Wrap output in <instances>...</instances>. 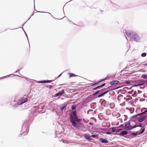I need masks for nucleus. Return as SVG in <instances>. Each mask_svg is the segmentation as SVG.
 <instances>
[{
    "mask_svg": "<svg viewBox=\"0 0 147 147\" xmlns=\"http://www.w3.org/2000/svg\"><path fill=\"white\" fill-rule=\"evenodd\" d=\"M142 85L141 84H136V86H141Z\"/></svg>",
    "mask_w": 147,
    "mask_h": 147,
    "instance_id": "72a5a7b5",
    "label": "nucleus"
},
{
    "mask_svg": "<svg viewBox=\"0 0 147 147\" xmlns=\"http://www.w3.org/2000/svg\"><path fill=\"white\" fill-rule=\"evenodd\" d=\"M147 117V115L144 116L138 119V121L140 122H141L144 121Z\"/></svg>",
    "mask_w": 147,
    "mask_h": 147,
    "instance_id": "39448f33",
    "label": "nucleus"
},
{
    "mask_svg": "<svg viewBox=\"0 0 147 147\" xmlns=\"http://www.w3.org/2000/svg\"><path fill=\"white\" fill-rule=\"evenodd\" d=\"M91 136L93 138H97L98 136L96 135H92Z\"/></svg>",
    "mask_w": 147,
    "mask_h": 147,
    "instance_id": "a878e982",
    "label": "nucleus"
},
{
    "mask_svg": "<svg viewBox=\"0 0 147 147\" xmlns=\"http://www.w3.org/2000/svg\"><path fill=\"white\" fill-rule=\"evenodd\" d=\"M105 83H104L103 84H102V85H100V86H99L94 88L93 89V90H96V89H98V88H101V87H102V86H105Z\"/></svg>",
    "mask_w": 147,
    "mask_h": 147,
    "instance_id": "9d476101",
    "label": "nucleus"
},
{
    "mask_svg": "<svg viewBox=\"0 0 147 147\" xmlns=\"http://www.w3.org/2000/svg\"><path fill=\"white\" fill-rule=\"evenodd\" d=\"M121 129H116V132H119V131H121Z\"/></svg>",
    "mask_w": 147,
    "mask_h": 147,
    "instance_id": "2f4dec72",
    "label": "nucleus"
},
{
    "mask_svg": "<svg viewBox=\"0 0 147 147\" xmlns=\"http://www.w3.org/2000/svg\"><path fill=\"white\" fill-rule=\"evenodd\" d=\"M119 83V82L118 80H115L113 81L112 82H111V84L112 85H113L115 84H118V83Z\"/></svg>",
    "mask_w": 147,
    "mask_h": 147,
    "instance_id": "6e6552de",
    "label": "nucleus"
},
{
    "mask_svg": "<svg viewBox=\"0 0 147 147\" xmlns=\"http://www.w3.org/2000/svg\"><path fill=\"white\" fill-rule=\"evenodd\" d=\"M52 80H45L43 81H40L38 82L40 83H47V82H51Z\"/></svg>",
    "mask_w": 147,
    "mask_h": 147,
    "instance_id": "ddd939ff",
    "label": "nucleus"
},
{
    "mask_svg": "<svg viewBox=\"0 0 147 147\" xmlns=\"http://www.w3.org/2000/svg\"><path fill=\"white\" fill-rule=\"evenodd\" d=\"M136 126H131L130 122L127 123L125 124V129L127 130H130L136 128Z\"/></svg>",
    "mask_w": 147,
    "mask_h": 147,
    "instance_id": "f03ea898",
    "label": "nucleus"
},
{
    "mask_svg": "<svg viewBox=\"0 0 147 147\" xmlns=\"http://www.w3.org/2000/svg\"><path fill=\"white\" fill-rule=\"evenodd\" d=\"M78 117L76 115L75 116H73L72 115H70V120L71 122L72 123V126L75 128L79 129V126L76 123V121Z\"/></svg>",
    "mask_w": 147,
    "mask_h": 147,
    "instance_id": "f257e3e1",
    "label": "nucleus"
},
{
    "mask_svg": "<svg viewBox=\"0 0 147 147\" xmlns=\"http://www.w3.org/2000/svg\"><path fill=\"white\" fill-rule=\"evenodd\" d=\"M71 109L73 110H76V105H73V106H72L71 107Z\"/></svg>",
    "mask_w": 147,
    "mask_h": 147,
    "instance_id": "aec40b11",
    "label": "nucleus"
},
{
    "mask_svg": "<svg viewBox=\"0 0 147 147\" xmlns=\"http://www.w3.org/2000/svg\"><path fill=\"white\" fill-rule=\"evenodd\" d=\"M146 66H147V63H146Z\"/></svg>",
    "mask_w": 147,
    "mask_h": 147,
    "instance_id": "79ce46f5",
    "label": "nucleus"
},
{
    "mask_svg": "<svg viewBox=\"0 0 147 147\" xmlns=\"http://www.w3.org/2000/svg\"><path fill=\"white\" fill-rule=\"evenodd\" d=\"M21 100H22V102H23V103H24L26 102L27 101L28 98L26 96V97L24 96L23 97H22L21 99Z\"/></svg>",
    "mask_w": 147,
    "mask_h": 147,
    "instance_id": "1a4fd4ad",
    "label": "nucleus"
},
{
    "mask_svg": "<svg viewBox=\"0 0 147 147\" xmlns=\"http://www.w3.org/2000/svg\"><path fill=\"white\" fill-rule=\"evenodd\" d=\"M107 134H111V132H107Z\"/></svg>",
    "mask_w": 147,
    "mask_h": 147,
    "instance_id": "4c0bfd02",
    "label": "nucleus"
},
{
    "mask_svg": "<svg viewBox=\"0 0 147 147\" xmlns=\"http://www.w3.org/2000/svg\"><path fill=\"white\" fill-rule=\"evenodd\" d=\"M89 124L90 125H93V123H92L90 122H89Z\"/></svg>",
    "mask_w": 147,
    "mask_h": 147,
    "instance_id": "e433bc0d",
    "label": "nucleus"
},
{
    "mask_svg": "<svg viewBox=\"0 0 147 147\" xmlns=\"http://www.w3.org/2000/svg\"><path fill=\"white\" fill-rule=\"evenodd\" d=\"M127 84H129V83H130V82H127Z\"/></svg>",
    "mask_w": 147,
    "mask_h": 147,
    "instance_id": "ea45409f",
    "label": "nucleus"
},
{
    "mask_svg": "<svg viewBox=\"0 0 147 147\" xmlns=\"http://www.w3.org/2000/svg\"><path fill=\"white\" fill-rule=\"evenodd\" d=\"M60 96V95H59V93H58L55 94L54 96H55V97H57V96Z\"/></svg>",
    "mask_w": 147,
    "mask_h": 147,
    "instance_id": "c85d7f7f",
    "label": "nucleus"
},
{
    "mask_svg": "<svg viewBox=\"0 0 147 147\" xmlns=\"http://www.w3.org/2000/svg\"><path fill=\"white\" fill-rule=\"evenodd\" d=\"M72 114L73 115V116H75L76 115V111H74L72 112Z\"/></svg>",
    "mask_w": 147,
    "mask_h": 147,
    "instance_id": "393cba45",
    "label": "nucleus"
},
{
    "mask_svg": "<svg viewBox=\"0 0 147 147\" xmlns=\"http://www.w3.org/2000/svg\"><path fill=\"white\" fill-rule=\"evenodd\" d=\"M146 55V53H144L142 54L141 56L142 57H145Z\"/></svg>",
    "mask_w": 147,
    "mask_h": 147,
    "instance_id": "5701e85b",
    "label": "nucleus"
},
{
    "mask_svg": "<svg viewBox=\"0 0 147 147\" xmlns=\"http://www.w3.org/2000/svg\"><path fill=\"white\" fill-rule=\"evenodd\" d=\"M127 131H123L121 132V134L122 135H125L127 134Z\"/></svg>",
    "mask_w": 147,
    "mask_h": 147,
    "instance_id": "f3484780",
    "label": "nucleus"
},
{
    "mask_svg": "<svg viewBox=\"0 0 147 147\" xmlns=\"http://www.w3.org/2000/svg\"><path fill=\"white\" fill-rule=\"evenodd\" d=\"M115 106V104L113 103H112L110 104V107L112 109H113Z\"/></svg>",
    "mask_w": 147,
    "mask_h": 147,
    "instance_id": "dca6fc26",
    "label": "nucleus"
},
{
    "mask_svg": "<svg viewBox=\"0 0 147 147\" xmlns=\"http://www.w3.org/2000/svg\"><path fill=\"white\" fill-rule=\"evenodd\" d=\"M138 133H133L131 134V135L133 136H136L137 135Z\"/></svg>",
    "mask_w": 147,
    "mask_h": 147,
    "instance_id": "7c9ffc66",
    "label": "nucleus"
},
{
    "mask_svg": "<svg viewBox=\"0 0 147 147\" xmlns=\"http://www.w3.org/2000/svg\"><path fill=\"white\" fill-rule=\"evenodd\" d=\"M98 83H98V82H97V83H95L93 85H96Z\"/></svg>",
    "mask_w": 147,
    "mask_h": 147,
    "instance_id": "c9c22d12",
    "label": "nucleus"
},
{
    "mask_svg": "<svg viewBox=\"0 0 147 147\" xmlns=\"http://www.w3.org/2000/svg\"><path fill=\"white\" fill-rule=\"evenodd\" d=\"M117 99L119 100V103H121L124 99V97L122 95H119L117 97Z\"/></svg>",
    "mask_w": 147,
    "mask_h": 147,
    "instance_id": "20e7f679",
    "label": "nucleus"
},
{
    "mask_svg": "<svg viewBox=\"0 0 147 147\" xmlns=\"http://www.w3.org/2000/svg\"><path fill=\"white\" fill-rule=\"evenodd\" d=\"M60 96H61L62 94L65 93L64 90H62L61 91H60L58 92Z\"/></svg>",
    "mask_w": 147,
    "mask_h": 147,
    "instance_id": "2eb2a0df",
    "label": "nucleus"
},
{
    "mask_svg": "<svg viewBox=\"0 0 147 147\" xmlns=\"http://www.w3.org/2000/svg\"><path fill=\"white\" fill-rule=\"evenodd\" d=\"M106 79H103V80H100V81L98 82V83H100V82H101L104 80H105Z\"/></svg>",
    "mask_w": 147,
    "mask_h": 147,
    "instance_id": "f704fd0d",
    "label": "nucleus"
},
{
    "mask_svg": "<svg viewBox=\"0 0 147 147\" xmlns=\"http://www.w3.org/2000/svg\"><path fill=\"white\" fill-rule=\"evenodd\" d=\"M118 113L119 114V115H120V114L119 113Z\"/></svg>",
    "mask_w": 147,
    "mask_h": 147,
    "instance_id": "a19ab883",
    "label": "nucleus"
},
{
    "mask_svg": "<svg viewBox=\"0 0 147 147\" xmlns=\"http://www.w3.org/2000/svg\"><path fill=\"white\" fill-rule=\"evenodd\" d=\"M47 88H49V89H51L52 88V86L51 85H48L47 86Z\"/></svg>",
    "mask_w": 147,
    "mask_h": 147,
    "instance_id": "bb28decb",
    "label": "nucleus"
},
{
    "mask_svg": "<svg viewBox=\"0 0 147 147\" xmlns=\"http://www.w3.org/2000/svg\"><path fill=\"white\" fill-rule=\"evenodd\" d=\"M145 65V66H146V63H145V64H143L142 65Z\"/></svg>",
    "mask_w": 147,
    "mask_h": 147,
    "instance_id": "58836bf2",
    "label": "nucleus"
},
{
    "mask_svg": "<svg viewBox=\"0 0 147 147\" xmlns=\"http://www.w3.org/2000/svg\"><path fill=\"white\" fill-rule=\"evenodd\" d=\"M81 121H82V119H77V120H76V122H80Z\"/></svg>",
    "mask_w": 147,
    "mask_h": 147,
    "instance_id": "cd10ccee",
    "label": "nucleus"
},
{
    "mask_svg": "<svg viewBox=\"0 0 147 147\" xmlns=\"http://www.w3.org/2000/svg\"><path fill=\"white\" fill-rule=\"evenodd\" d=\"M134 126H136V127H142V125L141 123H140L139 125H134Z\"/></svg>",
    "mask_w": 147,
    "mask_h": 147,
    "instance_id": "4be33fe9",
    "label": "nucleus"
},
{
    "mask_svg": "<svg viewBox=\"0 0 147 147\" xmlns=\"http://www.w3.org/2000/svg\"><path fill=\"white\" fill-rule=\"evenodd\" d=\"M144 130H145V129H142V131L141 132H140L139 133V134H141L143 133L144 132Z\"/></svg>",
    "mask_w": 147,
    "mask_h": 147,
    "instance_id": "c756f323",
    "label": "nucleus"
},
{
    "mask_svg": "<svg viewBox=\"0 0 147 147\" xmlns=\"http://www.w3.org/2000/svg\"><path fill=\"white\" fill-rule=\"evenodd\" d=\"M99 140L100 141V142L102 143H108V141L107 140H106L105 139H103L102 138H100Z\"/></svg>",
    "mask_w": 147,
    "mask_h": 147,
    "instance_id": "0eeeda50",
    "label": "nucleus"
},
{
    "mask_svg": "<svg viewBox=\"0 0 147 147\" xmlns=\"http://www.w3.org/2000/svg\"><path fill=\"white\" fill-rule=\"evenodd\" d=\"M21 99L18 100V105H20L23 104V102Z\"/></svg>",
    "mask_w": 147,
    "mask_h": 147,
    "instance_id": "4468645a",
    "label": "nucleus"
},
{
    "mask_svg": "<svg viewBox=\"0 0 147 147\" xmlns=\"http://www.w3.org/2000/svg\"><path fill=\"white\" fill-rule=\"evenodd\" d=\"M102 96V94H101L100 95H98V98Z\"/></svg>",
    "mask_w": 147,
    "mask_h": 147,
    "instance_id": "473e14b6",
    "label": "nucleus"
},
{
    "mask_svg": "<svg viewBox=\"0 0 147 147\" xmlns=\"http://www.w3.org/2000/svg\"><path fill=\"white\" fill-rule=\"evenodd\" d=\"M132 99L131 97L129 96H126L125 97H124V99L126 101H128L129 100H131Z\"/></svg>",
    "mask_w": 147,
    "mask_h": 147,
    "instance_id": "423d86ee",
    "label": "nucleus"
},
{
    "mask_svg": "<svg viewBox=\"0 0 147 147\" xmlns=\"http://www.w3.org/2000/svg\"><path fill=\"white\" fill-rule=\"evenodd\" d=\"M146 82L147 83V80L146 81Z\"/></svg>",
    "mask_w": 147,
    "mask_h": 147,
    "instance_id": "37998d69",
    "label": "nucleus"
},
{
    "mask_svg": "<svg viewBox=\"0 0 147 147\" xmlns=\"http://www.w3.org/2000/svg\"><path fill=\"white\" fill-rule=\"evenodd\" d=\"M109 90H107V91H105L104 92H103V93H102L101 94H102V96L103 95H104V94H106V93H108V92H109Z\"/></svg>",
    "mask_w": 147,
    "mask_h": 147,
    "instance_id": "6ab92c4d",
    "label": "nucleus"
},
{
    "mask_svg": "<svg viewBox=\"0 0 147 147\" xmlns=\"http://www.w3.org/2000/svg\"><path fill=\"white\" fill-rule=\"evenodd\" d=\"M112 131L113 132H114L116 131V128L115 127H113L111 128Z\"/></svg>",
    "mask_w": 147,
    "mask_h": 147,
    "instance_id": "b1692460",
    "label": "nucleus"
},
{
    "mask_svg": "<svg viewBox=\"0 0 147 147\" xmlns=\"http://www.w3.org/2000/svg\"><path fill=\"white\" fill-rule=\"evenodd\" d=\"M110 87H109L108 88H106V89H109ZM105 89H103L101 90H98L96 92H95V93H94L93 94V95H96V94H97L99 92H100V91H104V90H105Z\"/></svg>",
    "mask_w": 147,
    "mask_h": 147,
    "instance_id": "9b49d317",
    "label": "nucleus"
},
{
    "mask_svg": "<svg viewBox=\"0 0 147 147\" xmlns=\"http://www.w3.org/2000/svg\"><path fill=\"white\" fill-rule=\"evenodd\" d=\"M131 36L136 42L140 40V38L136 33H132L131 35Z\"/></svg>",
    "mask_w": 147,
    "mask_h": 147,
    "instance_id": "7ed1b4c3",
    "label": "nucleus"
},
{
    "mask_svg": "<svg viewBox=\"0 0 147 147\" xmlns=\"http://www.w3.org/2000/svg\"><path fill=\"white\" fill-rule=\"evenodd\" d=\"M76 76L75 74H72V73H70L69 74V77H73V76Z\"/></svg>",
    "mask_w": 147,
    "mask_h": 147,
    "instance_id": "412c9836",
    "label": "nucleus"
},
{
    "mask_svg": "<svg viewBox=\"0 0 147 147\" xmlns=\"http://www.w3.org/2000/svg\"><path fill=\"white\" fill-rule=\"evenodd\" d=\"M84 137L86 139L89 140H91L90 136L86 134H85L84 135Z\"/></svg>",
    "mask_w": 147,
    "mask_h": 147,
    "instance_id": "f8f14e48",
    "label": "nucleus"
},
{
    "mask_svg": "<svg viewBox=\"0 0 147 147\" xmlns=\"http://www.w3.org/2000/svg\"><path fill=\"white\" fill-rule=\"evenodd\" d=\"M141 77L144 79H147V75L143 74L142 76Z\"/></svg>",
    "mask_w": 147,
    "mask_h": 147,
    "instance_id": "a211bd4d",
    "label": "nucleus"
}]
</instances>
